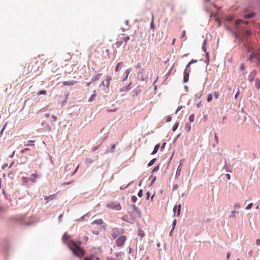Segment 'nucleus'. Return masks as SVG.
Masks as SVG:
<instances>
[{
    "label": "nucleus",
    "instance_id": "nucleus-1",
    "mask_svg": "<svg viewBox=\"0 0 260 260\" xmlns=\"http://www.w3.org/2000/svg\"><path fill=\"white\" fill-rule=\"evenodd\" d=\"M69 238V236L64 233L62 238V242L67 243L68 247L72 250L75 255L79 257H82L85 254V251L80 246L79 244L76 243L73 240H70L67 242Z\"/></svg>",
    "mask_w": 260,
    "mask_h": 260
},
{
    "label": "nucleus",
    "instance_id": "nucleus-2",
    "mask_svg": "<svg viewBox=\"0 0 260 260\" xmlns=\"http://www.w3.org/2000/svg\"><path fill=\"white\" fill-rule=\"evenodd\" d=\"M249 60L251 62L256 63L257 66H260V49L255 52H251Z\"/></svg>",
    "mask_w": 260,
    "mask_h": 260
},
{
    "label": "nucleus",
    "instance_id": "nucleus-3",
    "mask_svg": "<svg viewBox=\"0 0 260 260\" xmlns=\"http://www.w3.org/2000/svg\"><path fill=\"white\" fill-rule=\"evenodd\" d=\"M106 206L108 208L117 211H119L121 209L120 203L117 202H109L107 204Z\"/></svg>",
    "mask_w": 260,
    "mask_h": 260
},
{
    "label": "nucleus",
    "instance_id": "nucleus-4",
    "mask_svg": "<svg viewBox=\"0 0 260 260\" xmlns=\"http://www.w3.org/2000/svg\"><path fill=\"white\" fill-rule=\"evenodd\" d=\"M124 230L119 228H113L112 230V237L113 239L117 238L119 236L122 235L124 233Z\"/></svg>",
    "mask_w": 260,
    "mask_h": 260
},
{
    "label": "nucleus",
    "instance_id": "nucleus-5",
    "mask_svg": "<svg viewBox=\"0 0 260 260\" xmlns=\"http://www.w3.org/2000/svg\"><path fill=\"white\" fill-rule=\"evenodd\" d=\"M127 238L124 235H121L116 240V245L117 247H122L124 245Z\"/></svg>",
    "mask_w": 260,
    "mask_h": 260
},
{
    "label": "nucleus",
    "instance_id": "nucleus-6",
    "mask_svg": "<svg viewBox=\"0 0 260 260\" xmlns=\"http://www.w3.org/2000/svg\"><path fill=\"white\" fill-rule=\"evenodd\" d=\"M122 36L123 37H120L116 42V45L117 47H119L120 46H121L123 42L126 43L129 40V36H124V34L122 35Z\"/></svg>",
    "mask_w": 260,
    "mask_h": 260
},
{
    "label": "nucleus",
    "instance_id": "nucleus-7",
    "mask_svg": "<svg viewBox=\"0 0 260 260\" xmlns=\"http://www.w3.org/2000/svg\"><path fill=\"white\" fill-rule=\"evenodd\" d=\"M184 161V159H181L180 161L179 164L177 167V171L175 174V177L178 178L181 173L182 169V162Z\"/></svg>",
    "mask_w": 260,
    "mask_h": 260
},
{
    "label": "nucleus",
    "instance_id": "nucleus-8",
    "mask_svg": "<svg viewBox=\"0 0 260 260\" xmlns=\"http://www.w3.org/2000/svg\"><path fill=\"white\" fill-rule=\"evenodd\" d=\"M181 207V206L180 204H179L178 205L174 206V207L173 208V213H174V216L176 215V212H177V216L178 217L180 215Z\"/></svg>",
    "mask_w": 260,
    "mask_h": 260
},
{
    "label": "nucleus",
    "instance_id": "nucleus-9",
    "mask_svg": "<svg viewBox=\"0 0 260 260\" xmlns=\"http://www.w3.org/2000/svg\"><path fill=\"white\" fill-rule=\"evenodd\" d=\"M190 70H185L184 71V76H183V83H186L188 81L189 79V73Z\"/></svg>",
    "mask_w": 260,
    "mask_h": 260
},
{
    "label": "nucleus",
    "instance_id": "nucleus-10",
    "mask_svg": "<svg viewBox=\"0 0 260 260\" xmlns=\"http://www.w3.org/2000/svg\"><path fill=\"white\" fill-rule=\"evenodd\" d=\"M238 33L241 34L242 37L243 38V39H247L250 35V32L248 30H246L243 32H241L239 30L238 31Z\"/></svg>",
    "mask_w": 260,
    "mask_h": 260
},
{
    "label": "nucleus",
    "instance_id": "nucleus-11",
    "mask_svg": "<svg viewBox=\"0 0 260 260\" xmlns=\"http://www.w3.org/2000/svg\"><path fill=\"white\" fill-rule=\"evenodd\" d=\"M42 126L43 127V128L45 131L47 132H50L51 131V127L50 125L46 122H42Z\"/></svg>",
    "mask_w": 260,
    "mask_h": 260
},
{
    "label": "nucleus",
    "instance_id": "nucleus-12",
    "mask_svg": "<svg viewBox=\"0 0 260 260\" xmlns=\"http://www.w3.org/2000/svg\"><path fill=\"white\" fill-rule=\"evenodd\" d=\"M131 83H129V84L125 85L124 86H123L119 89L120 92H126L128 91L130 89V85Z\"/></svg>",
    "mask_w": 260,
    "mask_h": 260
},
{
    "label": "nucleus",
    "instance_id": "nucleus-13",
    "mask_svg": "<svg viewBox=\"0 0 260 260\" xmlns=\"http://www.w3.org/2000/svg\"><path fill=\"white\" fill-rule=\"evenodd\" d=\"M103 223H104V221L102 219H98L93 221L91 224L92 225L98 224V225H101L103 224Z\"/></svg>",
    "mask_w": 260,
    "mask_h": 260
},
{
    "label": "nucleus",
    "instance_id": "nucleus-14",
    "mask_svg": "<svg viewBox=\"0 0 260 260\" xmlns=\"http://www.w3.org/2000/svg\"><path fill=\"white\" fill-rule=\"evenodd\" d=\"M102 74L100 73L96 74L93 76L91 78V81H98L100 79V78L102 77Z\"/></svg>",
    "mask_w": 260,
    "mask_h": 260
},
{
    "label": "nucleus",
    "instance_id": "nucleus-15",
    "mask_svg": "<svg viewBox=\"0 0 260 260\" xmlns=\"http://www.w3.org/2000/svg\"><path fill=\"white\" fill-rule=\"evenodd\" d=\"M77 82L75 81L71 80L69 81H63V84L64 86H72Z\"/></svg>",
    "mask_w": 260,
    "mask_h": 260
},
{
    "label": "nucleus",
    "instance_id": "nucleus-16",
    "mask_svg": "<svg viewBox=\"0 0 260 260\" xmlns=\"http://www.w3.org/2000/svg\"><path fill=\"white\" fill-rule=\"evenodd\" d=\"M241 23H243L244 24H248V22L246 21H242L240 20H237L235 21V25L237 27V28H238L239 25H240V24Z\"/></svg>",
    "mask_w": 260,
    "mask_h": 260
},
{
    "label": "nucleus",
    "instance_id": "nucleus-17",
    "mask_svg": "<svg viewBox=\"0 0 260 260\" xmlns=\"http://www.w3.org/2000/svg\"><path fill=\"white\" fill-rule=\"evenodd\" d=\"M38 175L36 174H32L31 175L30 178H29L30 180L32 182H35L36 181L37 179L38 178Z\"/></svg>",
    "mask_w": 260,
    "mask_h": 260
},
{
    "label": "nucleus",
    "instance_id": "nucleus-18",
    "mask_svg": "<svg viewBox=\"0 0 260 260\" xmlns=\"http://www.w3.org/2000/svg\"><path fill=\"white\" fill-rule=\"evenodd\" d=\"M159 147H160V145L159 144H156L155 146V147L154 148V149H153V151L151 153V154L153 155V154H156L157 153V152L158 151Z\"/></svg>",
    "mask_w": 260,
    "mask_h": 260
},
{
    "label": "nucleus",
    "instance_id": "nucleus-19",
    "mask_svg": "<svg viewBox=\"0 0 260 260\" xmlns=\"http://www.w3.org/2000/svg\"><path fill=\"white\" fill-rule=\"evenodd\" d=\"M236 213L239 214V212L236 211H232L230 215H229V218H235V217H236L235 214H236Z\"/></svg>",
    "mask_w": 260,
    "mask_h": 260
},
{
    "label": "nucleus",
    "instance_id": "nucleus-20",
    "mask_svg": "<svg viewBox=\"0 0 260 260\" xmlns=\"http://www.w3.org/2000/svg\"><path fill=\"white\" fill-rule=\"evenodd\" d=\"M85 164L87 166H89L90 165V164L92 163V160L91 158H87L85 160Z\"/></svg>",
    "mask_w": 260,
    "mask_h": 260
},
{
    "label": "nucleus",
    "instance_id": "nucleus-21",
    "mask_svg": "<svg viewBox=\"0 0 260 260\" xmlns=\"http://www.w3.org/2000/svg\"><path fill=\"white\" fill-rule=\"evenodd\" d=\"M207 44V40L205 39L204 41V42H203V46H202V50L204 52H205V53L207 52L206 51V45Z\"/></svg>",
    "mask_w": 260,
    "mask_h": 260
},
{
    "label": "nucleus",
    "instance_id": "nucleus-22",
    "mask_svg": "<svg viewBox=\"0 0 260 260\" xmlns=\"http://www.w3.org/2000/svg\"><path fill=\"white\" fill-rule=\"evenodd\" d=\"M203 91H201L200 93H197L195 94V101L197 100V99H200L203 95Z\"/></svg>",
    "mask_w": 260,
    "mask_h": 260
},
{
    "label": "nucleus",
    "instance_id": "nucleus-23",
    "mask_svg": "<svg viewBox=\"0 0 260 260\" xmlns=\"http://www.w3.org/2000/svg\"><path fill=\"white\" fill-rule=\"evenodd\" d=\"M149 179H151V184H153L155 181L156 177L151 175L149 176Z\"/></svg>",
    "mask_w": 260,
    "mask_h": 260
},
{
    "label": "nucleus",
    "instance_id": "nucleus-24",
    "mask_svg": "<svg viewBox=\"0 0 260 260\" xmlns=\"http://www.w3.org/2000/svg\"><path fill=\"white\" fill-rule=\"evenodd\" d=\"M179 125V122H176L173 125V128H172V130L173 132H175L177 128H178V126Z\"/></svg>",
    "mask_w": 260,
    "mask_h": 260
},
{
    "label": "nucleus",
    "instance_id": "nucleus-25",
    "mask_svg": "<svg viewBox=\"0 0 260 260\" xmlns=\"http://www.w3.org/2000/svg\"><path fill=\"white\" fill-rule=\"evenodd\" d=\"M95 256L91 255L89 256H86L84 258V260H94Z\"/></svg>",
    "mask_w": 260,
    "mask_h": 260
},
{
    "label": "nucleus",
    "instance_id": "nucleus-26",
    "mask_svg": "<svg viewBox=\"0 0 260 260\" xmlns=\"http://www.w3.org/2000/svg\"><path fill=\"white\" fill-rule=\"evenodd\" d=\"M213 95L211 93H209L207 96V101L208 102H210L212 100Z\"/></svg>",
    "mask_w": 260,
    "mask_h": 260
},
{
    "label": "nucleus",
    "instance_id": "nucleus-27",
    "mask_svg": "<svg viewBox=\"0 0 260 260\" xmlns=\"http://www.w3.org/2000/svg\"><path fill=\"white\" fill-rule=\"evenodd\" d=\"M111 80V77L110 76H107L106 79V82H107V88H109L110 85V81Z\"/></svg>",
    "mask_w": 260,
    "mask_h": 260
},
{
    "label": "nucleus",
    "instance_id": "nucleus-28",
    "mask_svg": "<svg viewBox=\"0 0 260 260\" xmlns=\"http://www.w3.org/2000/svg\"><path fill=\"white\" fill-rule=\"evenodd\" d=\"M206 62L207 64H209L210 61L209 53L207 52L206 53Z\"/></svg>",
    "mask_w": 260,
    "mask_h": 260
},
{
    "label": "nucleus",
    "instance_id": "nucleus-29",
    "mask_svg": "<svg viewBox=\"0 0 260 260\" xmlns=\"http://www.w3.org/2000/svg\"><path fill=\"white\" fill-rule=\"evenodd\" d=\"M122 63V62H118L117 64H116V68H115V72H118L119 69H120V66Z\"/></svg>",
    "mask_w": 260,
    "mask_h": 260
},
{
    "label": "nucleus",
    "instance_id": "nucleus-30",
    "mask_svg": "<svg viewBox=\"0 0 260 260\" xmlns=\"http://www.w3.org/2000/svg\"><path fill=\"white\" fill-rule=\"evenodd\" d=\"M144 232L140 230L138 232V235L141 238H143L144 236Z\"/></svg>",
    "mask_w": 260,
    "mask_h": 260
},
{
    "label": "nucleus",
    "instance_id": "nucleus-31",
    "mask_svg": "<svg viewBox=\"0 0 260 260\" xmlns=\"http://www.w3.org/2000/svg\"><path fill=\"white\" fill-rule=\"evenodd\" d=\"M194 114H191L189 117V120L190 122H193L194 121Z\"/></svg>",
    "mask_w": 260,
    "mask_h": 260
},
{
    "label": "nucleus",
    "instance_id": "nucleus-32",
    "mask_svg": "<svg viewBox=\"0 0 260 260\" xmlns=\"http://www.w3.org/2000/svg\"><path fill=\"white\" fill-rule=\"evenodd\" d=\"M123 255V253L122 252H116L115 253V256L117 258L119 257L122 256Z\"/></svg>",
    "mask_w": 260,
    "mask_h": 260
},
{
    "label": "nucleus",
    "instance_id": "nucleus-33",
    "mask_svg": "<svg viewBox=\"0 0 260 260\" xmlns=\"http://www.w3.org/2000/svg\"><path fill=\"white\" fill-rule=\"evenodd\" d=\"M47 93V91L46 90H40L39 92H38V95H46Z\"/></svg>",
    "mask_w": 260,
    "mask_h": 260
},
{
    "label": "nucleus",
    "instance_id": "nucleus-34",
    "mask_svg": "<svg viewBox=\"0 0 260 260\" xmlns=\"http://www.w3.org/2000/svg\"><path fill=\"white\" fill-rule=\"evenodd\" d=\"M254 16V13H249L245 16V18H251Z\"/></svg>",
    "mask_w": 260,
    "mask_h": 260
},
{
    "label": "nucleus",
    "instance_id": "nucleus-35",
    "mask_svg": "<svg viewBox=\"0 0 260 260\" xmlns=\"http://www.w3.org/2000/svg\"><path fill=\"white\" fill-rule=\"evenodd\" d=\"M96 96V94H92L88 100V101L91 102L94 100Z\"/></svg>",
    "mask_w": 260,
    "mask_h": 260
},
{
    "label": "nucleus",
    "instance_id": "nucleus-36",
    "mask_svg": "<svg viewBox=\"0 0 260 260\" xmlns=\"http://www.w3.org/2000/svg\"><path fill=\"white\" fill-rule=\"evenodd\" d=\"M88 215V213H87V214H85L84 215L82 216L80 218L78 219L77 220L78 221H81L85 219V217H86Z\"/></svg>",
    "mask_w": 260,
    "mask_h": 260
},
{
    "label": "nucleus",
    "instance_id": "nucleus-37",
    "mask_svg": "<svg viewBox=\"0 0 260 260\" xmlns=\"http://www.w3.org/2000/svg\"><path fill=\"white\" fill-rule=\"evenodd\" d=\"M241 208V205L239 203H237L234 205V208L235 209H239Z\"/></svg>",
    "mask_w": 260,
    "mask_h": 260
},
{
    "label": "nucleus",
    "instance_id": "nucleus-38",
    "mask_svg": "<svg viewBox=\"0 0 260 260\" xmlns=\"http://www.w3.org/2000/svg\"><path fill=\"white\" fill-rule=\"evenodd\" d=\"M176 224H177V220L174 219L172 223V230H174L175 229Z\"/></svg>",
    "mask_w": 260,
    "mask_h": 260
},
{
    "label": "nucleus",
    "instance_id": "nucleus-39",
    "mask_svg": "<svg viewBox=\"0 0 260 260\" xmlns=\"http://www.w3.org/2000/svg\"><path fill=\"white\" fill-rule=\"evenodd\" d=\"M155 160H156V159H155V158L152 159V160H151L149 162V163H148V166H149V167H150V166H152V165L154 163V162L155 161Z\"/></svg>",
    "mask_w": 260,
    "mask_h": 260
},
{
    "label": "nucleus",
    "instance_id": "nucleus-40",
    "mask_svg": "<svg viewBox=\"0 0 260 260\" xmlns=\"http://www.w3.org/2000/svg\"><path fill=\"white\" fill-rule=\"evenodd\" d=\"M153 18H154L153 15V14H152V20H151V25H150L151 28H154V23H153Z\"/></svg>",
    "mask_w": 260,
    "mask_h": 260
},
{
    "label": "nucleus",
    "instance_id": "nucleus-41",
    "mask_svg": "<svg viewBox=\"0 0 260 260\" xmlns=\"http://www.w3.org/2000/svg\"><path fill=\"white\" fill-rule=\"evenodd\" d=\"M131 200L133 202L135 203L137 201V198L135 196H133L131 197Z\"/></svg>",
    "mask_w": 260,
    "mask_h": 260
},
{
    "label": "nucleus",
    "instance_id": "nucleus-42",
    "mask_svg": "<svg viewBox=\"0 0 260 260\" xmlns=\"http://www.w3.org/2000/svg\"><path fill=\"white\" fill-rule=\"evenodd\" d=\"M252 206H253V203H250V204H248V205L246 207L245 209H246V210H249V209H250L252 208Z\"/></svg>",
    "mask_w": 260,
    "mask_h": 260
},
{
    "label": "nucleus",
    "instance_id": "nucleus-43",
    "mask_svg": "<svg viewBox=\"0 0 260 260\" xmlns=\"http://www.w3.org/2000/svg\"><path fill=\"white\" fill-rule=\"evenodd\" d=\"M214 97H215V99H218L219 96V94L218 92L214 91Z\"/></svg>",
    "mask_w": 260,
    "mask_h": 260
},
{
    "label": "nucleus",
    "instance_id": "nucleus-44",
    "mask_svg": "<svg viewBox=\"0 0 260 260\" xmlns=\"http://www.w3.org/2000/svg\"><path fill=\"white\" fill-rule=\"evenodd\" d=\"M159 166H155V167L153 168V169L152 170V173H154V172H156V171H158V169H159Z\"/></svg>",
    "mask_w": 260,
    "mask_h": 260
},
{
    "label": "nucleus",
    "instance_id": "nucleus-45",
    "mask_svg": "<svg viewBox=\"0 0 260 260\" xmlns=\"http://www.w3.org/2000/svg\"><path fill=\"white\" fill-rule=\"evenodd\" d=\"M143 195V190L142 189H140L138 193V196L139 197H141Z\"/></svg>",
    "mask_w": 260,
    "mask_h": 260
},
{
    "label": "nucleus",
    "instance_id": "nucleus-46",
    "mask_svg": "<svg viewBox=\"0 0 260 260\" xmlns=\"http://www.w3.org/2000/svg\"><path fill=\"white\" fill-rule=\"evenodd\" d=\"M30 149L28 148H25L21 150L22 153H26L27 151H29Z\"/></svg>",
    "mask_w": 260,
    "mask_h": 260
},
{
    "label": "nucleus",
    "instance_id": "nucleus-47",
    "mask_svg": "<svg viewBox=\"0 0 260 260\" xmlns=\"http://www.w3.org/2000/svg\"><path fill=\"white\" fill-rule=\"evenodd\" d=\"M131 69H127V70L125 71V74H126V76L128 77V75L129 74V73H130V72H131Z\"/></svg>",
    "mask_w": 260,
    "mask_h": 260
},
{
    "label": "nucleus",
    "instance_id": "nucleus-48",
    "mask_svg": "<svg viewBox=\"0 0 260 260\" xmlns=\"http://www.w3.org/2000/svg\"><path fill=\"white\" fill-rule=\"evenodd\" d=\"M172 120V118L170 116H168L166 117V121L167 122H170Z\"/></svg>",
    "mask_w": 260,
    "mask_h": 260
},
{
    "label": "nucleus",
    "instance_id": "nucleus-49",
    "mask_svg": "<svg viewBox=\"0 0 260 260\" xmlns=\"http://www.w3.org/2000/svg\"><path fill=\"white\" fill-rule=\"evenodd\" d=\"M34 141L32 140H29L27 142V143L25 145V146H29L30 145V143H34Z\"/></svg>",
    "mask_w": 260,
    "mask_h": 260
},
{
    "label": "nucleus",
    "instance_id": "nucleus-50",
    "mask_svg": "<svg viewBox=\"0 0 260 260\" xmlns=\"http://www.w3.org/2000/svg\"><path fill=\"white\" fill-rule=\"evenodd\" d=\"M28 180H30L29 178L27 177H23V181L24 182H27Z\"/></svg>",
    "mask_w": 260,
    "mask_h": 260
},
{
    "label": "nucleus",
    "instance_id": "nucleus-51",
    "mask_svg": "<svg viewBox=\"0 0 260 260\" xmlns=\"http://www.w3.org/2000/svg\"><path fill=\"white\" fill-rule=\"evenodd\" d=\"M51 118H52V120H53V122L56 121V120H57V118H56V117L54 115H53H53H52V116H51Z\"/></svg>",
    "mask_w": 260,
    "mask_h": 260
},
{
    "label": "nucleus",
    "instance_id": "nucleus-52",
    "mask_svg": "<svg viewBox=\"0 0 260 260\" xmlns=\"http://www.w3.org/2000/svg\"><path fill=\"white\" fill-rule=\"evenodd\" d=\"M190 64H191V63H190V62H189L186 65V68L185 70H190V69H189V68H190Z\"/></svg>",
    "mask_w": 260,
    "mask_h": 260
},
{
    "label": "nucleus",
    "instance_id": "nucleus-53",
    "mask_svg": "<svg viewBox=\"0 0 260 260\" xmlns=\"http://www.w3.org/2000/svg\"><path fill=\"white\" fill-rule=\"evenodd\" d=\"M233 35H234V36L235 37V38H236V39H238L239 38V35H238V34L237 32H234L233 33Z\"/></svg>",
    "mask_w": 260,
    "mask_h": 260
},
{
    "label": "nucleus",
    "instance_id": "nucleus-54",
    "mask_svg": "<svg viewBox=\"0 0 260 260\" xmlns=\"http://www.w3.org/2000/svg\"><path fill=\"white\" fill-rule=\"evenodd\" d=\"M185 35H186V32H185V30H184L182 31V34L181 36V38L182 39V38H184L185 37Z\"/></svg>",
    "mask_w": 260,
    "mask_h": 260
},
{
    "label": "nucleus",
    "instance_id": "nucleus-55",
    "mask_svg": "<svg viewBox=\"0 0 260 260\" xmlns=\"http://www.w3.org/2000/svg\"><path fill=\"white\" fill-rule=\"evenodd\" d=\"M202 106V102H200L199 103L197 104V107L198 108H200Z\"/></svg>",
    "mask_w": 260,
    "mask_h": 260
},
{
    "label": "nucleus",
    "instance_id": "nucleus-56",
    "mask_svg": "<svg viewBox=\"0 0 260 260\" xmlns=\"http://www.w3.org/2000/svg\"><path fill=\"white\" fill-rule=\"evenodd\" d=\"M226 118L225 116L223 117L222 118V122L224 124L226 123Z\"/></svg>",
    "mask_w": 260,
    "mask_h": 260
},
{
    "label": "nucleus",
    "instance_id": "nucleus-57",
    "mask_svg": "<svg viewBox=\"0 0 260 260\" xmlns=\"http://www.w3.org/2000/svg\"><path fill=\"white\" fill-rule=\"evenodd\" d=\"M240 94V92H239V90H238V91L236 93L235 95V99H237L238 98V96H239Z\"/></svg>",
    "mask_w": 260,
    "mask_h": 260
},
{
    "label": "nucleus",
    "instance_id": "nucleus-58",
    "mask_svg": "<svg viewBox=\"0 0 260 260\" xmlns=\"http://www.w3.org/2000/svg\"><path fill=\"white\" fill-rule=\"evenodd\" d=\"M182 108V106H179L176 111V113H177Z\"/></svg>",
    "mask_w": 260,
    "mask_h": 260
},
{
    "label": "nucleus",
    "instance_id": "nucleus-59",
    "mask_svg": "<svg viewBox=\"0 0 260 260\" xmlns=\"http://www.w3.org/2000/svg\"><path fill=\"white\" fill-rule=\"evenodd\" d=\"M197 61H198L197 60L192 59L189 62H190V63L192 64V63H196V62H197Z\"/></svg>",
    "mask_w": 260,
    "mask_h": 260
},
{
    "label": "nucleus",
    "instance_id": "nucleus-60",
    "mask_svg": "<svg viewBox=\"0 0 260 260\" xmlns=\"http://www.w3.org/2000/svg\"><path fill=\"white\" fill-rule=\"evenodd\" d=\"M256 244L257 245V246H259L260 245V239H257L256 240Z\"/></svg>",
    "mask_w": 260,
    "mask_h": 260
},
{
    "label": "nucleus",
    "instance_id": "nucleus-61",
    "mask_svg": "<svg viewBox=\"0 0 260 260\" xmlns=\"http://www.w3.org/2000/svg\"><path fill=\"white\" fill-rule=\"evenodd\" d=\"M166 145V142H164L161 145V149L162 150L164 149V148L165 147V146Z\"/></svg>",
    "mask_w": 260,
    "mask_h": 260
},
{
    "label": "nucleus",
    "instance_id": "nucleus-62",
    "mask_svg": "<svg viewBox=\"0 0 260 260\" xmlns=\"http://www.w3.org/2000/svg\"><path fill=\"white\" fill-rule=\"evenodd\" d=\"M62 216H63V214H61L59 217H58V220L59 222H60L61 221V219L62 218Z\"/></svg>",
    "mask_w": 260,
    "mask_h": 260
},
{
    "label": "nucleus",
    "instance_id": "nucleus-63",
    "mask_svg": "<svg viewBox=\"0 0 260 260\" xmlns=\"http://www.w3.org/2000/svg\"><path fill=\"white\" fill-rule=\"evenodd\" d=\"M225 176H226V178H227L229 180H230L231 179V175H230L229 174H226L225 175Z\"/></svg>",
    "mask_w": 260,
    "mask_h": 260
},
{
    "label": "nucleus",
    "instance_id": "nucleus-64",
    "mask_svg": "<svg viewBox=\"0 0 260 260\" xmlns=\"http://www.w3.org/2000/svg\"><path fill=\"white\" fill-rule=\"evenodd\" d=\"M244 68H245V67H244V64L242 63V64H241V66H240V69H241V70H242V71H243V70H244Z\"/></svg>",
    "mask_w": 260,
    "mask_h": 260
}]
</instances>
